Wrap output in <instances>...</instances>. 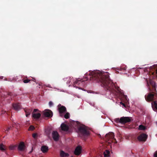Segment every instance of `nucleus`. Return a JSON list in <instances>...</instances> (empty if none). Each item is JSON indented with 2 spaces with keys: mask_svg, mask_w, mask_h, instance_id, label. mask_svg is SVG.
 <instances>
[{
  "mask_svg": "<svg viewBox=\"0 0 157 157\" xmlns=\"http://www.w3.org/2000/svg\"><path fill=\"white\" fill-rule=\"evenodd\" d=\"M71 157H73V156H71Z\"/></svg>",
  "mask_w": 157,
  "mask_h": 157,
  "instance_id": "obj_42",
  "label": "nucleus"
},
{
  "mask_svg": "<svg viewBox=\"0 0 157 157\" xmlns=\"http://www.w3.org/2000/svg\"><path fill=\"white\" fill-rule=\"evenodd\" d=\"M85 80H82V79H80V80H77L75 81L73 83V85L74 87H77V85H79L80 83H81L84 81Z\"/></svg>",
  "mask_w": 157,
  "mask_h": 157,
  "instance_id": "obj_12",
  "label": "nucleus"
},
{
  "mask_svg": "<svg viewBox=\"0 0 157 157\" xmlns=\"http://www.w3.org/2000/svg\"><path fill=\"white\" fill-rule=\"evenodd\" d=\"M118 70H119L120 71H122V70L125 71L126 70V68L125 67H121L120 68V69H119Z\"/></svg>",
  "mask_w": 157,
  "mask_h": 157,
  "instance_id": "obj_26",
  "label": "nucleus"
},
{
  "mask_svg": "<svg viewBox=\"0 0 157 157\" xmlns=\"http://www.w3.org/2000/svg\"><path fill=\"white\" fill-rule=\"evenodd\" d=\"M75 123L78 125L80 136L87 137L89 135V132L87 130V127L86 126L83 124L80 125V122L78 121L75 122Z\"/></svg>",
  "mask_w": 157,
  "mask_h": 157,
  "instance_id": "obj_3",
  "label": "nucleus"
},
{
  "mask_svg": "<svg viewBox=\"0 0 157 157\" xmlns=\"http://www.w3.org/2000/svg\"><path fill=\"white\" fill-rule=\"evenodd\" d=\"M7 95H8L9 96H12L13 94L12 93H11V92H8L7 93Z\"/></svg>",
  "mask_w": 157,
  "mask_h": 157,
  "instance_id": "obj_28",
  "label": "nucleus"
},
{
  "mask_svg": "<svg viewBox=\"0 0 157 157\" xmlns=\"http://www.w3.org/2000/svg\"><path fill=\"white\" fill-rule=\"evenodd\" d=\"M81 152L82 147L80 146H78L75 148L74 153L75 155H79L81 154Z\"/></svg>",
  "mask_w": 157,
  "mask_h": 157,
  "instance_id": "obj_9",
  "label": "nucleus"
},
{
  "mask_svg": "<svg viewBox=\"0 0 157 157\" xmlns=\"http://www.w3.org/2000/svg\"><path fill=\"white\" fill-rule=\"evenodd\" d=\"M86 80H88V78H86Z\"/></svg>",
  "mask_w": 157,
  "mask_h": 157,
  "instance_id": "obj_39",
  "label": "nucleus"
},
{
  "mask_svg": "<svg viewBox=\"0 0 157 157\" xmlns=\"http://www.w3.org/2000/svg\"><path fill=\"white\" fill-rule=\"evenodd\" d=\"M31 81V80H29V79H26L24 80H23V82L25 83H27Z\"/></svg>",
  "mask_w": 157,
  "mask_h": 157,
  "instance_id": "obj_25",
  "label": "nucleus"
},
{
  "mask_svg": "<svg viewBox=\"0 0 157 157\" xmlns=\"http://www.w3.org/2000/svg\"><path fill=\"white\" fill-rule=\"evenodd\" d=\"M0 150L2 151H4L6 150V146L3 144H0Z\"/></svg>",
  "mask_w": 157,
  "mask_h": 157,
  "instance_id": "obj_19",
  "label": "nucleus"
},
{
  "mask_svg": "<svg viewBox=\"0 0 157 157\" xmlns=\"http://www.w3.org/2000/svg\"><path fill=\"white\" fill-rule=\"evenodd\" d=\"M145 128V127L142 125H140L139 127V129L140 130H144Z\"/></svg>",
  "mask_w": 157,
  "mask_h": 157,
  "instance_id": "obj_22",
  "label": "nucleus"
},
{
  "mask_svg": "<svg viewBox=\"0 0 157 157\" xmlns=\"http://www.w3.org/2000/svg\"><path fill=\"white\" fill-rule=\"evenodd\" d=\"M25 113L26 116L28 117L32 111V109H24Z\"/></svg>",
  "mask_w": 157,
  "mask_h": 157,
  "instance_id": "obj_17",
  "label": "nucleus"
},
{
  "mask_svg": "<svg viewBox=\"0 0 157 157\" xmlns=\"http://www.w3.org/2000/svg\"><path fill=\"white\" fill-rule=\"evenodd\" d=\"M52 136L53 140L57 141L59 139V135L57 131H53L52 132Z\"/></svg>",
  "mask_w": 157,
  "mask_h": 157,
  "instance_id": "obj_8",
  "label": "nucleus"
},
{
  "mask_svg": "<svg viewBox=\"0 0 157 157\" xmlns=\"http://www.w3.org/2000/svg\"><path fill=\"white\" fill-rule=\"evenodd\" d=\"M58 110L60 114L66 111V107L63 106H62L60 107H59Z\"/></svg>",
  "mask_w": 157,
  "mask_h": 157,
  "instance_id": "obj_13",
  "label": "nucleus"
},
{
  "mask_svg": "<svg viewBox=\"0 0 157 157\" xmlns=\"http://www.w3.org/2000/svg\"><path fill=\"white\" fill-rule=\"evenodd\" d=\"M114 134L112 132H109L106 134L105 136V139L106 141L108 142L109 144L113 142V140L115 141V143H117V141L114 138Z\"/></svg>",
  "mask_w": 157,
  "mask_h": 157,
  "instance_id": "obj_5",
  "label": "nucleus"
},
{
  "mask_svg": "<svg viewBox=\"0 0 157 157\" xmlns=\"http://www.w3.org/2000/svg\"><path fill=\"white\" fill-rule=\"evenodd\" d=\"M31 80L36 82V80L34 78H32V79Z\"/></svg>",
  "mask_w": 157,
  "mask_h": 157,
  "instance_id": "obj_33",
  "label": "nucleus"
},
{
  "mask_svg": "<svg viewBox=\"0 0 157 157\" xmlns=\"http://www.w3.org/2000/svg\"><path fill=\"white\" fill-rule=\"evenodd\" d=\"M110 152L109 151L106 150L104 152V156L105 157H108L109 156V154Z\"/></svg>",
  "mask_w": 157,
  "mask_h": 157,
  "instance_id": "obj_20",
  "label": "nucleus"
},
{
  "mask_svg": "<svg viewBox=\"0 0 157 157\" xmlns=\"http://www.w3.org/2000/svg\"><path fill=\"white\" fill-rule=\"evenodd\" d=\"M154 157H157V151L155 152L154 155Z\"/></svg>",
  "mask_w": 157,
  "mask_h": 157,
  "instance_id": "obj_27",
  "label": "nucleus"
},
{
  "mask_svg": "<svg viewBox=\"0 0 157 157\" xmlns=\"http://www.w3.org/2000/svg\"><path fill=\"white\" fill-rule=\"evenodd\" d=\"M37 135L36 133H33L32 135V136L34 138H35L36 136Z\"/></svg>",
  "mask_w": 157,
  "mask_h": 157,
  "instance_id": "obj_29",
  "label": "nucleus"
},
{
  "mask_svg": "<svg viewBox=\"0 0 157 157\" xmlns=\"http://www.w3.org/2000/svg\"><path fill=\"white\" fill-rule=\"evenodd\" d=\"M71 81H70V79L69 80L67 81V83H70L71 82Z\"/></svg>",
  "mask_w": 157,
  "mask_h": 157,
  "instance_id": "obj_36",
  "label": "nucleus"
},
{
  "mask_svg": "<svg viewBox=\"0 0 157 157\" xmlns=\"http://www.w3.org/2000/svg\"><path fill=\"white\" fill-rule=\"evenodd\" d=\"M25 146L24 142H20L18 146V150L20 151H23L25 150Z\"/></svg>",
  "mask_w": 157,
  "mask_h": 157,
  "instance_id": "obj_11",
  "label": "nucleus"
},
{
  "mask_svg": "<svg viewBox=\"0 0 157 157\" xmlns=\"http://www.w3.org/2000/svg\"><path fill=\"white\" fill-rule=\"evenodd\" d=\"M61 127L62 130L64 131H67L69 129L68 127L66 124L62 123L61 125Z\"/></svg>",
  "mask_w": 157,
  "mask_h": 157,
  "instance_id": "obj_14",
  "label": "nucleus"
},
{
  "mask_svg": "<svg viewBox=\"0 0 157 157\" xmlns=\"http://www.w3.org/2000/svg\"><path fill=\"white\" fill-rule=\"evenodd\" d=\"M41 116V114L40 113H32V116L34 119H38Z\"/></svg>",
  "mask_w": 157,
  "mask_h": 157,
  "instance_id": "obj_16",
  "label": "nucleus"
},
{
  "mask_svg": "<svg viewBox=\"0 0 157 157\" xmlns=\"http://www.w3.org/2000/svg\"><path fill=\"white\" fill-rule=\"evenodd\" d=\"M90 80H94L100 82L101 85L107 90L112 92L114 91V85L109 78V74L107 72L96 71L89 74Z\"/></svg>",
  "mask_w": 157,
  "mask_h": 157,
  "instance_id": "obj_1",
  "label": "nucleus"
},
{
  "mask_svg": "<svg viewBox=\"0 0 157 157\" xmlns=\"http://www.w3.org/2000/svg\"><path fill=\"white\" fill-rule=\"evenodd\" d=\"M17 146L16 145H10V146L9 147V148L10 150H14L15 149V148L17 147Z\"/></svg>",
  "mask_w": 157,
  "mask_h": 157,
  "instance_id": "obj_21",
  "label": "nucleus"
},
{
  "mask_svg": "<svg viewBox=\"0 0 157 157\" xmlns=\"http://www.w3.org/2000/svg\"><path fill=\"white\" fill-rule=\"evenodd\" d=\"M70 114L68 113H67L64 115V117L66 119H68L69 118Z\"/></svg>",
  "mask_w": 157,
  "mask_h": 157,
  "instance_id": "obj_23",
  "label": "nucleus"
},
{
  "mask_svg": "<svg viewBox=\"0 0 157 157\" xmlns=\"http://www.w3.org/2000/svg\"><path fill=\"white\" fill-rule=\"evenodd\" d=\"M32 151H33V149H32V150H31V151H30L29 152V154H30V153L32 152Z\"/></svg>",
  "mask_w": 157,
  "mask_h": 157,
  "instance_id": "obj_37",
  "label": "nucleus"
},
{
  "mask_svg": "<svg viewBox=\"0 0 157 157\" xmlns=\"http://www.w3.org/2000/svg\"><path fill=\"white\" fill-rule=\"evenodd\" d=\"M49 104L50 106H51L53 105V103L51 101H50L49 103Z\"/></svg>",
  "mask_w": 157,
  "mask_h": 157,
  "instance_id": "obj_30",
  "label": "nucleus"
},
{
  "mask_svg": "<svg viewBox=\"0 0 157 157\" xmlns=\"http://www.w3.org/2000/svg\"><path fill=\"white\" fill-rule=\"evenodd\" d=\"M156 73L157 74V69L156 70Z\"/></svg>",
  "mask_w": 157,
  "mask_h": 157,
  "instance_id": "obj_40",
  "label": "nucleus"
},
{
  "mask_svg": "<svg viewBox=\"0 0 157 157\" xmlns=\"http://www.w3.org/2000/svg\"><path fill=\"white\" fill-rule=\"evenodd\" d=\"M39 111L38 109H34L33 110V113H36V112H37V111Z\"/></svg>",
  "mask_w": 157,
  "mask_h": 157,
  "instance_id": "obj_31",
  "label": "nucleus"
},
{
  "mask_svg": "<svg viewBox=\"0 0 157 157\" xmlns=\"http://www.w3.org/2000/svg\"><path fill=\"white\" fill-rule=\"evenodd\" d=\"M42 113L46 117H51L52 116V112L49 109H45L42 112Z\"/></svg>",
  "mask_w": 157,
  "mask_h": 157,
  "instance_id": "obj_6",
  "label": "nucleus"
},
{
  "mask_svg": "<svg viewBox=\"0 0 157 157\" xmlns=\"http://www.w3.org/2000/svg\"><path fill=\"white\" fill-rule=\"evenodd\" d=\"M41 150L43 153H46L48 150V147L47 146H43L41 147Z\"/></svg>",
  "mask_w": 157,
  "mask_h": 157,
  "instance_id": "obj_15",
  "label": "nucleus"
},
{
  "mask_svg": "<svg viewBox=\"0 0 157 157\" xmlns=\"http://www.w3.org/2000/svg\"><path fill=\"white\" fill-rule=\"evenodd\" d=\"M60 156L61 157H68L69 156V154L63 151H61Z\"/></svg>",
  "mask_w": 157,
  "mask_h": 157,
  "instance_id": "obj_18",
  "label": "nucleus"
},
{
  "mask_svg": "<svg viewBox=\"0 0 157 157\" xmlns=\"http://www.w3.org/2000/svg\"><path fill=\"white\" fill-rule=\"evenodd\" d=\"M34 129V127L32 125H31L29 128L28 130L29 131L33 130Z\"/></svg>",
  "mask_w": 157,
  "mask_h": 157,
  "instance_id": "obj_24",
  "label": "nucleus"
},
{
  "mask_svg": "<svg viewBox=\"0 0 157 157\" xmlns=\"http://www.w3.org/2000/svg\"><path fill=\"white\" fill-rule=\"evenodd\" d=\"M12 127H8L7 128L6 131L7 132L9 131L10 129Z\"/></svg>",
  "mask_w": 157,
  "mask_h": 157,
  "instance_id": "obj_32",
  "label": "nucleus"
},
{
  "mask_svg": "<svg viewBox=\"0 0 157 157\" xmlns=\"http://www.w3.org/2000/svg\"><path fill=\"white\" fill-rule=\"evenodd\" d=\"M147 138V136L144 134L142 133L138 137V139L140 141H145L146 140Z\"/></svg>",
  "mask_w": 157,
  "mask_h": 157,
  "instance_id": "obj_7",
  "label": "nucleus"
},
{
  "mask_svg": "<svg viewBox=\"0 0 157 157\" xmlns=\"http://www.w3.org/2000/svg\"><path fill=\"white\" fill-rule=\"evenodd\" d=\"M153 90L154 91H156V89L154 87H153Z\"/></svg>",
  "mask_w": 157,
  "mask_h": 157,
  "instance_id": "obj_34",
  "label": "nucleus"
},
{
  "mask_svg": "<svg viewBox=\"0 0 157 157\" xmlns=\"http://www.w3.org/2000/svg\"><path fill=\"white\" fill-rule=\"evenodd\" d=\"M149 89L151 92L148 94L147 96L145 95V98L146 100L148 102L154 101L151 102V105L153 109L155 111V110H157V103L156 101L155 100L157 99V94L154 92H151V90L150 88Z\"/></svg>",
  "mask_w": 157,
  "mask_h": 157,
  "instance_id": "obj_2",
  "label": "nucleus"
},
{
  "mask_svg": "<svg viewBox=\"0 0 157 157\" xmlns=\"http://www.w3.org/2000/svg\"><path fill=\"white\" fill-rule=\"evenodd\" d=\"M122 104L123 105H124V106L125 105L124 104H123V103H122Z\"/></svg>",
  "mask_w": 157,
  "mask_h": 157,
  "instance_id": "obj_41",
  "label": "nucleus"
},
{
  "mask_svg": "<svg viewBox=\"0 0 157 157\" xmlns=\"http://www.w3.org/2000/svg\"><path fill=\"white\" fill-rule=\"evenodd\" d=\"M61 106H62L60 104H59V105H58V109L59 108V107H60Z\"/></svg>",
  "mask_w": 157,
  "mask_h": 157,
  "instance_id": "obj_35",
  "label": "nucleus"
},
{
  "mask_svg": "<svg viewBox=\"0 0 157 157\" xmlns=\"http://www.w3.org/2000/svg\"><path fill=\"white\" fill-rule=\"evenodd\" d=\"M114 121L117 123L125 124L131 121L130 117H122L120 118H116L114 120Z\"/></svg>",
  "mask_w": 157,
  "mask_h": 157,
  "instance_id": "obj_4",
  "label": "nucleus"
},
{
  "mask_svg": "<svg viewBox=\"0 0 157 157\" xmlns=\"http://www.w3.org/2000/svg\"><path fill=\"white\" fill-rule=\"evenodd\" d=\"M13 109L15 110L18 111L21 109V106L19 103H14L12 104Z\"/></svg>",
  "mask_w": 157,
  "mask_h": 157,
  "instance_id": "obj_10",
  "label": "nucleus"
},
{
  "mask_svg": "<svg viewBox=\"0 0 157 157\" xmlns=\"http://www.w3.org/2000/svg\"><path fill=\"white\" fill-rule=\"evenodd\" d=\"M47 86L48 87H50V85H48Z\"/></svg>",
  "mask_w": 157,
  "mask_h": 157,
  "instance_id": "obj_38",
  "label": "nucleus"
}]
</instances>
